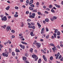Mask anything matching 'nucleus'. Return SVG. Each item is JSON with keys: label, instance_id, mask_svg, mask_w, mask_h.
Wrapping results in <instances>:
<instances>
[{"label": "nucleus", "instance_id": "f257e3e1", "mask_svg": "<svg viewBox=\"0 0 63 63\" xmlns=\"http://www.w3.org/2000/svg\"><path fill=\"white\" fill-rule=\"evenodd\" d=\"M36 45L37 47H41V44L40 43H36Z\"/></svg>", "mask_w": 63, "mask_h": 63}, {"label": "nucleus", "instance_id": "412c9836", "mask_svg": "<svg viewBox=\"0 0 63 63\" xmlns=\"http://www.w3.org/2000/svg\"><path fill=\"white\" fill-rule=\"evenodd\" d=\"M6 25H4V26H1V27H2V28H3L5 29V28H6Z\"/></svg>", "mask_w": 63, "mask_h": 63}, {"label": "nucleus", "instance_id": "6e6552de", "mask_svg": "<svg viewBox=\"0 0 63 63\" xmlns=\"http://www.w3.org/2000/svg\"><path fill=\"white\" fill-rule=\"evenodd\" d=\"M32 56L33 58H35V57H37V56L35 55H32Z\"/></svg>", "mask_w": 63, "mask_h": 63}, {"label": "nucleus", "instance_id": "69168bd1", "mask_svg": "<svg viewBox=\"0 0 63 63\" xmlns=\"http://www.w3.org/2000/svg\"><path fill=\"white\" fill-rule=\"evenodd\" d=\"M56 47L57 48H60V47L59 46H58Z\"/></svg>", "mask_w": 63, "mask_h": 63}, {"label": "nucleus", "instance_id": "b1692460", "mask_svg": "<svg viewBox=\"0 0 63 63\" xmlns=\"http://www.w3.org/2000/svg\"><path fill=\"white\" fill-rule=\"evenodd\" d=\"M51 12H52V13H55V11H54V10L53 9V8H52L51 9Z\"/></svg>", "mask_w": 63, "mask_h": 63}, {"label": "nucleus", "instance_id": "864d4df0", "mask_svg": "<svg viewBox=\"0 0 63 63\" xmlns=\"http://www.w3.org/2000/svg\"><path fill=\"white\" fill-rule=\"evenodd\" d=\"M34 51H35V53H37V50H34Z\"/></svg>", "mask_w": 63, "mask_h": 63}, {"label": "nucleus", "instance_id": "ddd939ff", "mask_svg": "<svg viewBox=\"0 0 63 63\" xmlns=\"http://www.w3.org/2000/svg\"><path fill=\"white\" fill-rule=\"evenodd\" d=\"M54 36V37L55 38H56V35H57V34L56 33H54L53 34Z\"/></svg>", "mask_w": 63, "mask_h": 63}, {"label": "nucleus", "instance_id": "a19ab883", "mask_svg": "<svg viewBox=\"0 0 63 63\" xmlns=\"http://www.w3.org/2000/svg\"><path fill=\"white\" fill-rule=\"evenodd\" d=\"M18 15H16V14H15L14 15V16L15 17H18Z\"/></svg>", "mask_w": 63, "mask_h": 63}, {"label": "nucleus", "instance_id": "9d476101", "mask_svg": "<svg viewBox=\"0 0 63 63\" xmlns=\"http://www.w3.org/2000/svg\"><path fill=\"white\" fill-rule=\"evenodd\" d=\"M37 25L39 26V28H41V25L40 24V23H37Z\"/></svg>", "mask_w": 63, "mask_h": 63}, {"label": "nucleus", "instance_id": "2eb2a0df", "mask_svg": "<svg viewBox=\"0 0 63 63\" xmlns=\"http://www.w3.org/2000/svg\"><path fill=\"white\" fill-rule=\"evenodd\" d=\"M21 43L23 44H25V45H27V43H26L25 42H21Z\"/></svg>", "mask_w": 63, "mask_h": 63}, {"label": "nucleus", "instance_id": "58836bf2", "mask_svg": "<svg viewBox=\"0 0 63 63\" xmlns=\"http://www.w3.org/2000/svg\"><path fill=\"white\" fill-rule=\"evenodd\" d=\"M25 56H26V57H27V56H28V54H27V53H26L25 54Z\"/></svg>", "mask_w": 63, "mask_h": 63}, {"label": "nucleus", "instance_id": "a211bd4d", "mask_svg": "<svg viewBox=\"0 0 63 63\" xmlns=\"http://www.w3.org/2000/svg\"><path fill=\"white\" fill-rule=\"evenodd\" d=\"M30 18H34L35 17V16H34L31 15L30 16H29Z\"/></svg>", "mask_w": 63, "mask_h": 63}, {"label": "nucleus", "instance_id": "7ed1b4c3", "mask_svg": "<svg viewBox=\"0 0 63 63\" xmlns=\"http://www.w3.org/2000/svg\"><path fill=\"white\" fill-rule=\"evenodd\" d=\"M6 29L8 31H9V29H10V30H11V28L9 26L7 27Z\"/></svg>", "mask_w": 63, "mask_h": 63}, {"label": "nucleus", "instance_id": "2f4dec72", "mask_svg": "<svg viewBox=\"0 0 63 63\" xmlns=\"http://www.w3.org/2000/svg\"><path fill=\"white\" fill-rule=\"evenodd\" d=\"M53 19H57V17L55 16H53Z\"/></svg>", "mask_w": 63, "mask_h": 63}, {"label": "nucleus", "instance_id": "e2e57ef3", "mask_svg": "<svg viewBox=\"0 0 63 63\" xmlns=\"http://www.w3.org/2000/svg\"><path fill=\"white\" fill-rule=\"evenodd\" d=\"M61 61H63V57L62 58L60 59Z\"/></svg>", "mask_w": 63, "mask_h": 63}, {"label": "nucleus", "instance_id": "6ab92c4d", "mask_svg": "<svg viewBox=\"0 0 63 63\" xmlns=\"http://www.w3.org/2000/svg\"><path fill=\"white\" fill-rule=\"evenodd\" d=\"M45 20L46 22H49V19L47 18L45 19Z\"/></svg>", "mask_w": 63, "mask_h": 63}, {"label": "nucleus", "instance_id": "9b49d317", "mask_svg": "<svg viewBox=\"0 0 63 63\" xmlns=\"http://www.w3.org/2000/svg\"><path fill=\"white\" fill-rule=\"evenodd\" d=\"M33 3V0H31L30 2L29 5H30L31 4H32Z\"/></svg>", "mask_w": 63, "mask_h": 63}, {"label": "nucleus", "instance_id": "680f3d73", "mask_svg": "<svg viewBox=\"0 0 63 63\" xmlns=\"http://www.w3.org/2000/svg\"><path fill=\"white\" fill-rule=\"evenodd\" d=\"M50 8H51L52 7V6L51 5H49Z\"/></svg>", "mask_w": 63, "mask_h": 63}, {"label": "nucleus", "instance_id": "a18cd8bd", "mask_svg": "<svg viewBox=\"0 0 63 63\" xmlns=\"http://www.w3.org/2000/svg\"><path fill=\"white\" fill-rule=\"evenodd\" d=\"M12 55H13L14 56L15 55V53L14 52H13L12 53Z\"/></svg>", "mask_w": 63, "mask_h": 63}, {"label": "nucleus", "instance_id": "4d7b16f0", "mask_svg": "<svg viewBox=\"0 0 63 63\" xmlns=\"http://www.w3.org/2000/svg\"><path fill=\"white\" fill-rule=\"evenodd\" d=\"M42 31H44V28H43L41 30Z\"/></svg>", "mask_w": 63, "mask_h": 63}, {"label": "nucleus", "instance_id": "338daca9", "mask_svg": "<svg viewBox=\"0 0 63 63\" xmlns=\"http://www.w3.org/2000/svg\"><path fill=\"white\" fill-rule=\"evenodd\" d=\"M44 41V40L43 39H40V41L41 42H43Z\"/></svg>", "mask_w": 63, "mask_h": 63}, {"label": "nucleus", "instance_id": "49530a36", "mask_svg": "<svg viewBox=\"0 0 63 63\" xmlns=\"http://www.w3.org/2000/svg\"><path fill=\"white\" fill-rule=\"evenodd\" d=\"M32 26L30 25H29L28 26L29 28H32Z\"/></svg>", "mask_w": 63, "mask_h": 63}, {"label": "nucleus", "instance_id": "c9c22d12", "mask_svg": "<svg viewBox=\"0 0 63 63\" xmlns=\"http://www.w3.org/2000/svg\"><path fill=\"white\" fill-rule=\"evenodd\" d=\"M31 24H32V25H34V22H31Z\"/></svg>", "mask_w": 63, "mask_h": 63}, {"label": "nucleus", "instance_id": "ea45409f", "mask_svg": "<svg viewBox=\"0 0 63 63\" xmlns=\"http://www.w3.org/2000/svg\"><path fill=\"white\" fill-rule=\"evenodd\" d=\"M46 39H48L49 38V35H47L46 36Z\"/></svg>", "mask_w": 63, "mask_h": 63}, {"label": "nucleus", "instance_id": "f704fd0d", "mask_svg": "<svg viewBox=\"0 0 63 63\" xmlns=\"http://www.w3.org/2000/svg\"><path fill=\"white\" fill-rule=\"evenodd\" d=\"M11 32L13 33H15V31L14 30H11Z\"/></svg>", "mask_w": 63, "mask_h": 63}, {"label": "nucleus", "instance_id": "aec40b11", "mask_svg": "<svg viewBox=\"0 0 63 63\" xmlns=\"http://www.w3.org/2000/svg\"><path fill=\"white\" fill-rule=\"evenodd\" d=\"M9 52L10 53H11V52H12V48H9Z\"/></svg>", "mask_w": 63, "mask_h": 63}, {"label": "nucleus", "instance_id": "f3484780", "mask_svg": "<svg viewBox=\"0 0 63 63\" xmlns=\"http://www.w3.org/2000/svg\"><path fill=\"white\" fill-rule=\"evenodd\" d=\"M41 61L42 60L41 59H39L38 61V63H41Z\"/></svg>", "mask_w": 63, "mask_h": 63}, {"label": "nucleus", "instance_id": "a878e982", "mask_svg": "<svg viewBox=\"0 0 63 63\" xmlns=\"http://www.w3.org/2000/svg\"><path fill=\"white\" fill-rule=\"evenodd\" d=\"M29 9L30 10H33V8L31 7H30L29 8Z\"/></svg>", "mask_w": 63, "mask_h": 63}, {"label": "nucleus", "instance_id": "6e6d98bb", "mask_svg": "<svg viewBox=\"0 0 63 63\" xmlns=\"http://www.w3.org/2000/svg\"><path fill=\"white\" fill-rule=\"evenodd\" d=\"M37 13L38 15H40V14H41V12H38Z\"/></svg>", "mask_w": 63, "mask_h": 63}, {"label": "nucleus", "instance_id": "4be33fe9", "mask_svg": "<svg viewBox=\"0 0 63 63\" xmlns=\"http://www.w3.org/2000/svg\"><path fill=\"white\" fill-rule=\"evenodd\" d=\"M10 9V7L8 6L6 8V10H9V9Z\"/></svg>", "mask_w": 63, "mask_h": 63}, {"label": "nucleus", "instance_id": "0eeeda50", "mask_svg": "<svg viewBox=\"0 0 63 63\" xmlns=\"http://www.w3.org/2000/svg\"><path fill=\"white\" fill-rule=\"evenodd\" d=\"M54 47L52 48V49L53 51H55V50H57V49L56 48V47L55 46Z\"/></svg>", "mask_w": 63, "mask_h": 63}, {"label": "nucleus", "instance_id": "4468645a", "mask_svg": "<svg viewBox=\"0 0 63 63\" xmlns=\"http://www.w3.org/2000/svg\"><path fill=\"white\" fill-rule=\"evenodd\" d=\"M54 5L55 6H56V7H57V8H60V6L59 5H58L56 4H55Z\"/></svg>", "mask_w": 63, "mask_h": 63}, {"label": "nucleus", "instance_id": "052dcab7", "mask_svg": "<svg viewBox=\"0 0 63 63\" xmlns=\"http://www.w3.org/2000/svg\"><path fill=\"white\" fill-rule=\"evenodd\" d=\"M46 10H47V11H49L50 10H49V8H47L46 9Z\"/></svg>", "mask_w": 63, "mask_h": 63}, {"label": "nucleus", "instance_id": "774afa93", "mask_svg": "<svg viewBox=\"0 0 63 63\" xmlns=\"http://www.w3.org/2000/svg\"><path fill=\"white\" fill-rule=\"evenodd\" d=\"M43 23H44V24H46V22L45 21V20H44L43 21Z\"/></svg>", "mask_w": 63, "mask_h": 63}, {"label": "nucleus", "instance_id": "cd10ccee", "mask_svg": "<svg viewBox=\"0 0 63 63\" xmlns=\"http://www.w3.org/2000/svg\"><path fill=\"white\" fill-rule=\"evenodd\" d=\"M35 61H37V60H38V57H35Z\"/></svg>", "mask_w": 63, "mask_h": 63}, {"label": "nucleus", "instance_id": "f03ea898", "mask_svg": "<svg viewBox=\"0 0 63 63\" xmlns=\"http://www.w3.org/2000/svg\"><path fill=\"white\" fill-rule=\"evenodd\" d=\"M2 20H4V21H6V20H7V17L6 16H5L3 18H1Z\"/></svg>", "mask_w": 63, "mask_h": 63}, {"label": "nucleus", "instance_id": "dca6fc26", "mask_svg": "<svg viewBox=\"0 0 63 63\" xmlns=\"http://www.w3.org/2000/svg\"><path fill=\"white\" fill-rule=\"evenodd\" d=\"M57 35L60 36V32L59 31H58L57 32Z\"/></svg>", "mask_w": 63, "mask_h": 63}, {"label": "nucleus", "instance_id": "bb28decb", "mask_svg": "<svg viewBox=\"0 0 63 63\" xmlns=\"http://www.w3.org/2000/svg\"><path fill=\"white\" fill-rule=\"evenodd\" d=\"M53 59V57L52 56H51L50 58V60H52Z\"/></svg>", "mask_w": 63, "mask_h": 63}, {"label": "nucleus", "instance_id": "13d9d810", "mask_svg": "<svg viewBox=\"0 0 63 63\" xmlns=\"http://www.w3.org/2000/svg\"><path fill=\"white\" fill-rule=\"evenodd\" d=\"M26 13L27 14H29V12L28 11H27L26 12Z\"/></svg>", "mask_w": 63, "mask_h": 63}, {"label": "nucleus", "instance_id": "1a4fd4ad", "mask_svg": "<svg viewBox=\"0 0 63 63\" xmlns=\"http://www.w3.org/2000/svg\"><path fill=\"white\" fill-rule=\"evenodd\" d=\"M56 57V59H58V56H59V55H60V53H59V52L58 53Z\"/></svg>", "mask_w": 63, "mask_h": 63}, {"label": "nucleus", "instance_id": "393cba45", "mask_svg": "<svg viewBox=\"0 0 63 63\" xmlns=\"http://www.w3.org/2000/svg\"><path fill=\"white\" fill-rule=\"evenodd\" d=\"M33 49L31 48L30 50V52H31L32 53V52H33Z\"/></svg>", "mask_w": 63, "mask_h": 63}, {"label": "nucleus", "instance_id": "f8f14e48", "mask_svg": "<svg viewBox=\"0 0 63 63\" xmlns=\"http://www.w3.org/2000/svg\"><path fill=\"white\" fill-rule=\"evenodd\" d=\"M23 60L25 61L27 59V58L25 57H23Z\"/></svg>", "mask_w": 63, "mask_h": 63}, {"label": "nucleus", "instance_id": "09e8293b", "mask_svg": "<svg viewBox=\"0 0 63 63\" xmlns=\"http://www.w3.org/2000/svg\"><path fill=\"white\" fill-rule=\"evenodd\" d=\"M51 19V21H53V20H54V19H53V18H51L50 19Z\"/></svg>", "mask_w": 63, "mask_h": 63}, {"label": "nucleus", "instance_id": "37998d69", "mask_svg": "<svg viewBox=\"0 0 63 63\" xmlns=\"http://www.w3.org/2000/svg\"><path fill=\"white\" fill-rule=\"evenodd\" d=\"M26 3L27 4H29V0H27L26 1Z\"/></svg>", "mask_w": 63, "mask_h": 63}, {"label": "nucleus", "instance_id": "0e129e2a", "mask_svg": "<svg viewBox=\"0 0 63 63\" xmlns=\"http://www.w3.org/2000/svg\"><path fill=\"white\" fill-rule=\"evenodd\" d=\"M0 16L1 17V18H2V17H3V15H1Z\"/></svg>", "mask_w": 63, "mask_h": 63}, {"label": "nucleus", "instance_id": "4c0bfd02", "mask_svg": "<svg viewBox=\"0 0 63 63\" xmlns=\"http://www.w3.org/2000/svg\"><path fill=\"white\" fill-rule=\"evenodd\" d=\"M15 9H16V10H18V7L17 6H16L15 7Z\"/></svg>", "mask_w": 63, "mask_h": 63}, {"label": "nucleus", "instance_id": "39448f33", "mask_svg": "<svg viewBox=\"0 0 63 63\" xmlns=\"http://www.w3.org/2000/svg\"><path fill=\"white\" fill-rule=\"evenodd\" d=\"M19 46H20V47H21V48H22L23 49H24L25 48V46H22V45H19Z\"/></svg>", "mask_w": 63, "mask_h": 63}, {"label": "nucleus", "instance_id": "72a5a7b5", "mask_svg": "<svg viewBox=\"0 0 63 63\" xmlns=\"http://www.w3.org/2000/svg\"><path fill=\"white\" fill-rule=\"evenodd\" d=\"M32 29H35V27L34 26H32Z\"/></svg>", "mask_w": 63, "mask_h": 63}, {"label": "nucleus", "instance_id": "20e7f679", "mask_svg": "<svg viewBox=\"0 0 63 63\" xmlns=\"http://www.w3.org/2000/svg\"><path fill=\"white\" fill-rule=\"evenodd\" d=\"M2 55L4 56H6V57H8V55L5 53H3L2 54Z\"/></svg>", "mask_w": 63, "mask_h": 63}, {"label": "nucleus", "instance_id": "c756f323", "mask_svg": "<svg viewBox=\"0 0 63 63\" xmlns=\"http://www.w3.org/2000/svg\"><path fill=\"white\" fill-rule=\"evenodd\" d=\"M16 51L17 52H20V51L18 49H16Z\"/></svg>", "mask_w": 63, "mask_h": 63}, {"label": "nucleus", "instance_id": "79ce46f5", "mask_svg": "<svg viewBox=\"0 0 63 63\" xmlns=\"http://www.w3.org/2000/svg\"><path fill=\"white\" fill-rule=\"evenodd\" d=\"M0 48H2V47H3V46L2 45H1V44H0Z\"/></svg>", "mask_w": 63, "mask_h": 63}, {"label": "nucleus", "instance_id": "e433bc0d", "mask_svg": "<svg viewBox=\"0 0 63 63\" xmlns=\"http://www.w3.org/2000/svg\"><path fill=\"white\" fill-rule=\"evenodd\" d=\"M57 31H58V30L57 29H56V30H55L54 32L55 33H56Z\"/></svg>", "mask_w": 63, "mask_h": 63}, {"label": "nucleus", "instance_id": "c03bdc74", "mask_svg": "<svg viewBox=\"0 0 63 63\" xmlns=\"http://www.w3.org/2000/svg\"><path fill=\"white\" fill-rule=\"evenodd\" d=\"M32 15L35 16L36 15V14H35V13H33L32 14Z\"/></svg>", "mask_w": 63, "mask_h": 63}, {"label": "nucleus", "instance_id": "423d86ee", "mask_svg": "<svg viewBox=\"0 0 63 63\" xmlns=\"http://www.w3.org/2000/svg\"><path fill=\"white\" fill-rule=\"evenodd\" d=\"M43 58L44 59V60L45 61H47V58L45 56V55H43Z\"/></svg>", "mask_w": 63, "mask_h": 63}, {"label": "nucleus", "instance_id": "7c9ffc66", "mask_svg": "<svg viewBox=\"0 0 63 63\" xmlns=\"http://www.w3.org/2000/svg\"><path fill=\"white\" fill-rule=\"evenodd\" d=\"M50 45H51V46H53V47H55L54 45L52 44V43H51L50 44Z\"/></svg>", "mask_w": 63, "mask_h": 63}, {"label": "nucleus", "instance_id": "5fc2aeb1", "mask_svg": "<svg viewBox=\"0 0 63 63\" xmlns=\"http://www.w3.org/2000/svg\"><path fill=\"white\" fill-rule=\"evenodd\" d=\"M45 13H46V14H48V12L47 11H45Z\"/></svg>", "mask_w": 63, "mask_h": 63}, {"label": "nucleus", "instance_id": "603ef678", "mask_svg": "<svg viewBox=\"0 0 63 63\" xmlns=\"http://www.w3.org/2000/svg\"><path fill=\"white\" fill-rule=\"evenodd\" d=\"M12 38H14L15 37V36L14 35H13L12 36Z\"/></svg>", "mask_w": 63, "mask_h": 63}, {"label": "nucleus", "instance_id": "de8ad7c7", "mask_svg": "<svg viewBox=\"0 0 63 63\" xmlns=\"http://www.w3.org/2000/svg\"><path fill=\"white\" fill-rule=\"evenodd\" d=\"M62 57V56H61V55H60L59 57V59H60Z\"/></svg>", "mask_w": 63, "mask_h": 63}, {"label": "nucleus", "instance_id": "3c124183", "mask_svg": "<svg viewBox=\"0 0 63 63\" xmlns=\"http://www.w3.org/2000/svg\"><path fill=\"white\" fill-rule=\"evenodd\" d=\"M27 21H31V20L30 19H28L27 20Z\"/></svg>", "mask_w": 63, "mask_h": 63}, {"label": "nucleus", "instance_id": "473e14b6", "mask_svg": "<svg viewBox=\"0 0 63 63\" xmlns=\"http://www.w3.org/2000/svg\"><path fill=\"white\" fill-rule=\"evenodd\" d=\"M32 12H37V10H36L35 9L34 10L32 11Z\"/></svg>", "mask_w": 63, "mask_h": 63}, {"label": "nucleus", "instance_id": "5701e85b", "mask_svg": "<svg viewBox=\"0 0 63 63\" xmlns=\"http://www.w3.org/2000/svg\"><path fill=\"white\" fill-rule=\"evenodd\" d=\"M30 34L31 36H34V35L33 34V32H31V33Z\"/></svg>", "mask_w": 63, "mask_h": 63}, {"label": "nucleus", "instance_id": "bf43d9fd", "mask_svg": "<svg viewBox=\"0 0 63 63\" xmlns=\"http://www.w3.org/2000/svg\"><path fill=\"white\" fill-rule=\"evenodd\" d=\"M36 4L37 5H39V3L38 2H37L36 3Z\"/></svg>", "mask_w": 63, "mask_h": 63}, {"label": "nucleus", "instance_id": "c85d7f7f", "mask_svg": "<svg viewBox=\"0 0 63 63\" xmlns=\"http://www.w3.org/2000/svg\"><path fill=\"white\" fill-rule=\"evenodd\" d=\"M30 6L32 7H33V8H34V7H35V6L34 4H32V5H31Z\"/></svg>", "mask_w": 63, "mask_h": 63}, {"label": "nucleus", "instance_id": "8fccbe9b", "mask_svg": "<svg viewBox=\"0 0 63 63\" xmlns=\"http://www.w3.org/2000/svg\"><path fill=\"white\" fill-rule=\"evenodd\" d=\"M46 31H48V29L47 28H46Z\"/></svg>", "mask_w": 63, "mask_h": 63}]
</instances>
